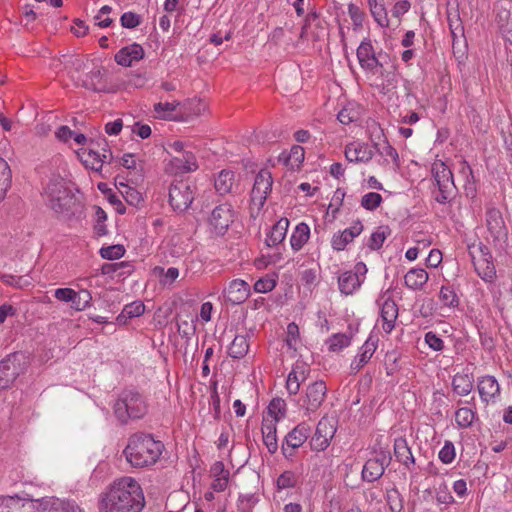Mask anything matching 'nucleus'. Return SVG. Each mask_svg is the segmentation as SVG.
I'll return each instance as SVG.
<instances>
[{
  "label": "nucleus",
  "instance_id": "nucleus-1",
  "mask_svg": "<svg viewBox=\"0 0 512 512\" xmlns=\"http://www.w3.org/2000/svg\"><path fill=\"white\" fill-rule=\"evenodd\" d=\"M145 506L143 489L130 476H122L110 483L98 498L99 512H141Z\"/></svg>",
  "mask_w": 512,
  "mask_h": 512
},
{
  "label": "nucleus",
  "instance_id": "nucleus-2",
  "mask_svg": "<svg viewBox=\"0 0 512 512\" xmlns=\"http://www.w3.org/2000/svg\"><path fill=\"white\" fill-rule=\"evenodd\" d=\"M147 411L145 398L132 388L122 390L113 405L114 415L122 425H126L129 420L142 419Z\"/></svg>",
  "mask_w": 512,
  "mask_h": 512
},
{
  "label": "nucleus",
  "instance_id": "nucleus-3",
  "mask_svg": "<svg viewBox=\"0 0 512 512\" xmlns=\"http://www.w3.org/2000/svg\"><path fill=\"white\" fill-rule=\"evenodd\" d=\"M45 193L49 207L56 213H73L72 208L76 204V198L66 186L64 179L60 177L50 179Z\"/></svg>",
  "mask_w": 512,
  "mask_h": 512
},
{
  "label": "nucleus",
  "instance_id": "nucleus-4",
  "mask_svg": "<svg viewBox=\"0 0 512 512\" xmlns=\"http://www.w3.org/2000/svg\"><path fill=\"white\" fill-rule=\"evenodd\" d=\"M29 356L23 351L10 353L0 361V390L10 388L29 367Z\"/></svg>",
  "mask_w": 512,
  "mask_h": 512
},
{
  "label": "nucleus",
  "instance_id": "nucleus-5",
  "mask_svg": "<svg viewBox=\"0 0 512 512\" xmlns=\"http://www.w3.org/2000/svg\"><path fill=\"white\" fill-rule=\"evenodd\" d=\"M431 173L438 189L434 199L440 204L450 202L457 194L451 169L444 161L436 160L432 164Z\"/></svg>",
  "mask_w": 512,
  "mask_h": 512
},
{
  "label": "nucleus",
  "instance_id": "nucleus-6",
  "mask_svg": "<svg viewBox=\"0 0 512 512\" xmlns=\"http://www.w3.org/2000/svg\"><path fill=\"white\" fill-rule=\"evenodd\" d=\"M476 273L486 282H492L496 277V269L489 248L481 242L468 246Z\"/></svg>",
  "mask_w": 512,
  "mask_h": 512
},
{
  "label": "nucleus",
  "instance_id": "nucleus-7",
  "mask_svg": "<svg viewBox=\"0 0 512 512\" xmlns=\"http://www.w3.org/2000/svg\"><path fill=\"white\" fill-rule=\"evenodd\" d=\"M193 184L187 180H175L169 187V203L174 211H186L194 200Z\"/></svg>",
  "mask_w": 512,
  "mask_h": 512
},
{
  "label": "nucleus",
  "instance_id": "nucleus-8",
  "mask_svg": "<svg viewBox=\"0 0 512 512\" xmlns=\"http://www.w3.org/2000/svg\"><path fill=\"white\" fill-rule=\"evenodd\" d=\"M273 178L267 169H261L255 177L251 190V204L258 208L263 207L268 194L271 192Z\"/></svg>",
  "mask_w": 512,
  "mask_h": 512
},
{
  "label": "nucleus",
  "instance_id": "nucleus-9",
  "mask_svg": "<svg viewBox=\"0 0 512 512\" xmlns=\"http://www.w3.org/2000/svg\"><path fill=\"white\" fill-rule=\"evenodd\" d=\"M233 221L234 212L228 203L216 206L208 218L209 225L217 235H224Z\"/></svg>",
  "mask_w": 512,
  "mask_h": 512
},
{
  "label": "nucleus",
  "instance_id": "nucleus-10",
  "mask_svg": "<svg viewBox=\"0 0 512 512\" xmlns=\"http://www.w3.org/2000/svg\"><path fill=\"white\" fill-rule=\"evenodd\" d=\"M326 394L327 387L324 381L318 380L309 384L305 389L301 407L308 413L316 412L322 405Z\"/></svg>",
  "mask_w": 512,
  "mask_h": 512
},
{
  "label": "nucleus",
  "instance_id": "nucleus-11",
  "mask_svg": "<svg viewBox=\"0 0 512 512\" xmlns=\"http://www.w3.org/2000/svg\"><path fill=\"white\" fill-rule=\"evenodd\" d=\"M336 421L333 418L323 417L317 424L316 431L311 438V448H328L336 432Z\"/></svg>",
  "mask_w": 512,
  "mask_h": 512
},
{
  "label": "nucleus",
  "instance_id": "nucleus-12",
  "mask_svg": "<svg viewBox=\"0 0 512 512\" xmlns=\"http://www.w3.org/2000/svg\"><path fill=\"white\" fill-rule=\"evenodd\" d=\"M357 58L360 66L370 72L375 73L378 68H383L381 61L382 54L376 56L372 43L369 39L361 42L357 49Z\"/></svg>",
  "mask_w": 512,
  "mask_h": 512
},
{
  "label": "nucleus",
  "instance_id": "nucleus-13",
  "mask_svg": "<svg viewBox=\"0 0 512 512\" xmlns=\"http://www.w3.org/2000/svg\"><path fill=\"white\" fill-rule=\"evenodd\" d=\"M485 221L487 230L495 241L507 237L508 229L503 219L502 212L498 208L488 206L485 212Z\"/></svg>",
  "mask_w": 512,
  "mask_h": 512
},
{
  "label": "nucleus",
  "instance_id": "nucleus-14",
  "mask_svg": "<svg viewBox=\"0 0 512 512\" xmlns=\"http://www.w3.org/2000/svg\"><path fill=\"white\" fill-rule=\"evenodd\" d=\"M122 455L133 468H145L156 463L161 450H122Z\"/></svg>",
  "mask_w": 512,
  "mask_h": 512
},
{
  "label": "nucleus",
  "instance_id": "nucleus-15",
  "mask_svg": "<svg viewBox=\"0 0 512 512\" xmlns=\"http://www.w3.org/2000/svg\"><path fill=\"white\" fill-rule=\"evenodd\" d=\"M209 475L211 478L210 489L220 493L228 488L230 471L225 468L222 461H216L211 465Z\"/></svg>",
  "mask_w": 512,
  "mask_h": 512
},
{
  "label": "nucleus",
  "instance_id": "nucleus-16",
  "mask_svg": "<svg viewBox=\"0 0 512 512\" xmlns=\"http://www.w3.org/2000/svg\"><path fill=\"white\" fill-rule=\"evenodd\" d=\"M310 368L304 362H296L286 380V389L290 395L298 394L300 385L309 376Z\"/></svg>",
  "mask_w": 512,
  "mask_h": 512
},
{
  "label": "nucleus",
  "instance_id": "nucleus-17",
  "mask_svg": "<svg viewBox=\"0 0 512 512\" xmlns=\"http://www.w3.org/2000/svg\"><path fill=\"white\" fill-rule=\"evenodd\" d=\"M226 301L233 305H239L245 302L250 295L249 284L242 279H234L225 289Z\"/></svg>",
  "mask_w": 512,
  "mask_h": 512
},
{
  "label": "nucleus",
  "instance_id": "nucleus-18",
  "mask_svg": "<svg viewBox=\"0 0 512 512\" xmlns=\"http://www.w3.org/2000/svg\"><path fill=\"white\" fill-rule=\"evenodd\" d=\"M363 225L360 220L355 221L349 228H346L338 234H334L331 240V246L336 251H342L351 243L355 237L361 234Z\"/></svg>",
  "mask_w": 512,
  "mask_h": 512
},
{
  "label": "nucleus",
  "instance_id": "nucleus-19",
  "mask_svg": "<svg viewBox=\"0 0 512 512\" xmlns=\"http://www.w3.org/2000/svg\"><path fill=\"white\" fill-rule=\"evenodd\" d=\"M78 86L92 90L94 92H109L107 83L103 78L101 68L95 67L86 73L85 77H78Z\"/></svg>",
  "mask_w": 512,
  "mask_h": 512
},
{
  "label": "nucleus",
  "instance_id": "nucleus-20",
  "mask_svg": "<svg viewBox=\"0 0 512 512\" xmlns=\"http://www.w3.org/2000/svg\"><path fill=\"white\" fill-rule=\"evenodd\" d=\"M144 55L145 52L142 46L140 44L133 43L121 48L115 54L114 59L117 64L124 67H130L132 66L133 62H137L143 59Z\"/></svg>",
  "mask_w": 512,
  "mask_h": 512
},
{
  "label": "nucleus",
  "instance_id": "nucleus-21",
  "mask_svg": "<svg viewBox=\"0 0 512 512\" xmlns=\"http://www.w3.org/2000/svg\"><path fill=\"white\" fill-rule=\"evenodd\" d=\"M477 389L482 401H494L500 395V385L494 376H483L478 379Z\"/></svg>",
  "mask_w": 512,
  "mask_h": 512
},
{
  "label": "nucleus",
  "instance_id": "nucleus-22",
  "mask_svg": "<svg viewBox=\"0 0 512 512\" xmlns=\"http://www.w3.org/2000/svg\"><path fill=\"white\" fill-rule=\"evenodd\" d=\"M447 21L453 37V45L458 36L464 37V27L460 18L457 0H447Z\"/></svg>",
  "mask_w": 512,
  "mask_h": 512
},
{
  "label": "nucleus",
  "instance_id": "nucleus-23",
  "mask_svg": "<svg viewBox=\"0 0 512 512\" xmlns=\"http://www.w3.org/2000/svg\"><path fill=\"white\" fill-rule=\"evenodd\" d=\"M373 155V151L366 144L350 143L345 147V157L349 162L367 163Z\"/></svg>",
  "mask_w": 512,
  "mask_h": 512
},
{
  "label": "nucleus",
  "instance_id": "nucleus-24",
  "mask_svg": "<svg viewBox=\"0 0 512 512\" xmlns=\"http://www.w3.org/2000/svg\"><path fill=\"white\" fill-rule=\"evenodd\" d=\"M198 168L196 157L192 152H183L175 156L170 161V171L177 173H186Z\"/></svg>",
  "mask_w": 512,
  "mask_h": 512
},
{
  "label": "nucleus",
  "instance_id": "nucleus-25",
  "mask_svg": "<svg viewBox=\"0 0 512 512\" xmlns=\"http://www.w3.org/2000/svg\"><path fill=\"white\" fill-rule=\"evenodd\" d=\"M310 433V426L302 422L285 436V444L288 448H299L308 439Z\"/></svg>",
  "mask_w": 512,
  "mask_h": 512
},
{
  "label": "nucleus",
  "instance_id": "nucleus-26",
  "mask_svg": "<svg viewBox=\"0 0 512 512\" xmlns=\"http://www.w3.org/2000/svg\"><path fill=\"white\" fill-rule=\"evenodd\" d=\"M41 505H45V512H83V510L73 501L60 500L58 498H43L39 500Z\"/></svg>",
  "mask_w": 512,
  "mask_h": 512
},
{
  "label": "nucleus",
  "instance_id": "nucleus-27",
  "mask_svg": "<svg viewBox=\"0 0 512 512\" xmlns=\"http://www.w3.org/2000/svg\"><path fill=\"white\" fill-rule=\"evenodd\" d=\"M397 317V304L392 299H386L381 306L382 327L385 332L390 333L393 330Z\"/></svg>",
  "mask_w": 512,
  "mask_h": 512
},
{
  "label": "nucleus",
  "instance_id": "nucleus-28",
  "mask_svg": "<svg viewBox=\"0 0 512 512\" xmlns=\"http://www.w3.org/2000/svg\"><path fill=\"white\" fill-rule=\"evenodd\" d=\"M153 445H156L157 448H164L162 442L156 440L153 434L138 431L129 437L125 448H139L141 446L149 448Z\"/></svg>",
  "mask_w": 512,
  "mask_h": 512
},
{
  "label": "nucleus",
  "instance_id": "nucleus-29",
  "mask_svg": "<svg viewBox=\"0 0 512 512\" xmlns=\"http://www.w3.org/2000/svg\"><path fill=\"white\" fill-rule=\"evenodd\" d=\"M384 471V459H369L363 466L362 479L367 482H374L383 475Z\"/></svg>",
  "mask_w": 512,
  "mask_h": 512
},
{
  "label": "nucleus",
  "instance_id": "nucleus-30",
  "mask_svg": "<svg viewBox=\"0 0 512 512\" xmlns=\"http://www.w3.org/2000/svg\"><path fill=\"white\" fill-rule=\"evenodd\" d=\"M362 282L363 279L358 277L357 274H352V271H346L338 278L339 289L345 295L352 294L361 286Z\"/></svg>",
  "mask_w": 512,
  "mask_h": 512
},
{
  "label": "nucleus",
  "instance_id": "nucleus-31",
  "mask_svg": "<svg viewBox=\"0 0 512 512\" xmlns=\"http://www.w3.org/2000/svg\"><path fill=\"white\" fill-rule=\"evenodd\" d=\"M428 281V273L422 268H413L404 277L405 285L413 290H420Z\"/></svg>",
  "mask_w": 512,
  "mask_h": 512
},
{
  "label": "nucleus",
  "instance_id": "nucleus-32",
  "mask_svg": "<svg viewBox=\"0 0 512 512\" xmlns=\"http://www.w3.org/2000/svg\"><path fill=\"white\" fill-rule=\"evenodd\" d=\"M289 226V220L287 218H281L272 227L270 233L267 236L266 242L268 246H276L280 244L286 236V232Z\"/></svg>",
  "mask_w": 512,
  "mask_h": 512
},
{
  "label": "nucleus",
  "instance_id": "nucleus-33",
  "mask_svg": "<svg viewBox=\"0 0 512 512\" xmlns=\"http://www.w3.org/2000/svg\"><path fill=\"white\" fill-rule=\"evenodd\" d=\"M261 433L263 443L267 448H277V431L275 421L269 420L268 417L264 416L262 420Z\"/></svg>",
  "mask_w": 512,
  "mask_h": 512
},
{
  "label": "nucleus",
  "instance_id": "nucleus-34",
  "mask_svg": "<svg viewBox=\"0 0 512 512\" xmlns=\"http://www.w3.org/2000/svg\"><path fill=\"white\" fill-rule=\"evenodd\" d=\"M235 174L231 170H222L215 179V189L220 195H226L232 191Z\"/></svg>",
  "mask_w": 512,
  "mask_h": 512
},
{
  "label": "nucleus",
  "instance_id": "nucleus-35",
  "mask_svg": "<svg viewBox=\"0 0 512 512\" xmlns=\"http://www.w3.org/2000/svg\"><path fill=\"white\" fill-rule=\"evenodd\" d=\"M310 237V228L309 226L301 222L299 223L294 232L292 233L290 243L291 247L294 251H299L309 240Z\"/></svg>",
  "mask_w": 512,
  "mask_h": 512
},
{
  "label": "nucleus",
  "instance_id": "nucleus-36",
  "mask_svg": "<svg viewBox=\"0 0 512 512\" xmlns=\"http://www.w3.org/2000/svg\"><path fill=\"white\" fill-rule=\"evenodd\" d=\"M452 387L458 395L466 396L473 389V377L468 374L457 373L452 379Z\"/></svg>",
  "mask_w": 512,
  "mask_h": 512
},
{
  "label": "nucleus",
  "instance_id": "nucleus-37",
  "mask_svg": "<svg viewBox=\"0 0 512 512\" xmlns=\"http://www.w3.org/2000/svg\"><path fill=\"white\" fill-rule=\"evenodd\" d=\"M248 350L249 343L247 337L244 335H237L228 349V354L234 359H241L247 355Z\"/></svg>",
  "mask_w": 512,
  "mask_h": 512
},
{
  "label": "nucleus",
  "instance_id": "nucleus-38",
  "mask_svg": "<svg viewBox=\"0 0 512 512\" xmlns=\"http://www.w3.org/2000/svg\"><path fill=\"white\" fill-rule=\"evenodd\" d=\"M145 311V305L141 301H135L124 306L122 312L118 315L117 321L125 324L127 319L141 316Z\"/></svg>",
  "mask_w": 512,
  "mask_h": 512
},
{
  "label": "nucleus",
  "instance_id": "nucleus-39",
  "mask_svg": "<svg viewBox=\"0 0 512 512\" xmlns=\"http://www.w3.org/2000/svg\"><path fill=\"white\" fill-rule=\"evenodd\" d=\"M459 173L465 178L464 189L466 195L474 197L476 194L475 178L471 166L465 160L460 162Z\"/></svg>",
  "mask_w": 512,
  "mask_h": 512
},
{
  "label": "nucleus",
  "instance_id": "nucleus-40",
  "mask_svg": "<svg viewBox=\"0 0 512 512\" xmlns=\"http://www.w3.org/2000/svg\"><path fill=\"white\" fill-rule=\"evenodd\" d=\"M267 409L270 420L277 423L286 416L287 405L284 399L277 397L271 400Z\"/></svg>",
  "mask_w": 512,
  "mask_h": 512
},
{
  "label": "nucleus",
  "instance_id": "nucleus-41",
  "mask_svg": "<svg viewBox=\"0 0 512 512\" xmlns=\"http://www.w3.org/2000/svg\"><path fill=\"white\" fill-rule=\"evenodd\" d=\"M375 345L373 343H369L368 341L362 346L361 354L356 357L351 363L352 371L358 372L368 361L371 359L372 355L375 352Z\"/></svg>",
  "mask_w": 512,
  "mask_h": 512
},
{
  "label": "nucleus",
  "instance_id": "nucleus-42",
  "mask_svg": "<svg viewBox=\"0 0 512 512\" xmlns=\"http://www.w3.org/2000/svg\"><path fill=\"white\" fill-rule=\"evenodd\" d=\"M12 173L8 163L0 158V202L5 198L11 186Z\"/></svg>",
  "mask_w": 512,
  "mask_h": 512
},
{
  "label": "nucleus",
  "instance_id": "nucleus-43",
  "mask_svg": "<svg viewBox=\"0 0 512 512\" xmlns=\"http://www.w3.org/2000/svg\"><path fill=\"white\" fill-rule=\"evenodd\" d=\"M371 15L373 16L374 20L381 26V27H388L389 26V20L387 17V11L383 4V1H375L374 3H368Z\"/></svg>",
  "mask_w": 512,
  "mask_h": 512
},
{
  "label": "nucleus",
  "instance_id": "nucleus-44",
  "mask_svg": "<svg viewBox=\"0 0 512 512\" xmlns=\"http://www.w3.org/2000/svg\"><path fill=\"white\" fill-rule=\"evenodd\" d=\"M351 343V336L345 334V333H336L333 334L329 339L327 340L329 351L332 352H339L343 348L348 347Z\"/></svg>",
  "mask_w": 512,
  "mask_h": 512
},
{
  "label": "nucleus",
  "instance_id": "nucleus-45",
  "mask_svg": "<svg viewBox=\"0 0 512 512\" xmlns=\"http://www.w3.org/2000/svg\"><path fill=\"white\" fill-rule=\"evenodd\" d=\"M179 105V101L165 103L158 102L154 104V112L157 114V118L159 119L173 120L171 113L174 112Z\"/></svg>",
  "mask_w": 512,
  "mask_h": 512
},
{
  "label": "nucleus",
  "instance_id": "nucleus-46",
  "mask_svg": "<svg viewBox=\"0 0 512 512\" xmlns=\"http://www.w3.org/2000/svg\"><path fill=\"white\" fill-rule=\"evenodd\" d=\"M304 161V149L299 145H294L290 153L285 157L284 162L291 169L299 168Z\"/></svg>",
  "mask_w": 512,
  "mask_h": 512
},
{
  "label": "nucleus",
  "instance_id": "nucleus-47",
  "mask_svg": "<svg viewBox=\"0 0 512 512\" xmlns=\"http://www.w3.org/2000/svg\"><path fill=\"white\" fill-rule=\"evenodd\" d=\"M71 307L76 311H83L90 306L92 301L91 293L88 290L82 289L78 292L75 291Z\"/></svg>",
  "mask_w": 512,
  "mask_h": 512
},
{
  "label": "nucleus",
  "instance_id": "nucleus-48",
  "mask_svg": "<svg viewBox=\"0 0 512 512\" xmlns=\"http://www.w3.org/2000/svg\"><path fill=\"white\" fill-rule=\"evenodd\" d=\"M86 67V62L82 57H74L70 59L66 68L68 69V73L70 77L78 84V77H82L80 72L84 71Z\"/></svg>",
  "mask_w": 512,
  "mask_h": 512
},
{
  "label": "nucleus",
  "instance_id": "nucleus-49",
  "mask_svg": "<svg viewBox=\"0 0 512 512\" xmlns=\"http://www.w3.org/2000/svg\"><path fill=\"white\" fill-rule=\"evenodd\" d=\"M475 418V412L468 408V407H462L459 408L455 412V421L458 424V426L462 428H466L471 426Z\"/></svg>",
  "mask_w": 512,
  "mask_h": 512
},
{
  "label": "nucleus",
  "instance_id": "nucleus-50",
  "mask_svg": "<svg viewBox=\"0 0 512 512\" xmlns=\"http://www.w3.org/2000/svg\"><path fill=\"white\" fill-rule=\"evenodd\" d=\"M155 275L161 276L160 284L171 285L179 276V270L175 267H170L165 272L163 267L156 266L153 269Z\"/></svg>",
  "mask_w": 512,
  "mask_h": 512
},
{
  "label": "nucleus",
  "instance_id": "nucleus-51",
  "mask_svg": "<svg viewBox=\"0 0 512 512\" xmlns=\"http://www.w3.org/2000/svg\"><path fill=\"white\" fill-rule=\"evenodd\" d=\"M83 163L98 172L102 169L104 159L101 158L100 152L90 149L87 154H84Z\"/></svg>",
  "mask_w": 512,
  "mask_h": 512
},
{
  "label": "nucleus",
  "instance_id": "nucleus-52",
  "mask_svg": "<svg viewBox=\"0 0 512 512\" xmlns=\"http://www.w3.org/2000/svg\"><path fill=\"white\" fill-rule=\"evenodd\" d=\"M439 299L443 303V305L448 307H456L458 306L459 299L454 291V289L450 286H442Z\"/></svg>",
  "mask_w": 512,
  "mask_h": 512
},
{
  "label": "nucleus",
  "instance_id": "nucleus-53",
  "mask_svg": "<svg viewBox=\"0 0 512 512\" xmlns=\"http://www.w3.org/2000/svg\"><path fill=\"white\" fill-rule=\"evenodd\" d=\"M131 268L132 266L125 261L119 263H105L101 268V272L103 275H113L119 269H126V271L120 272L118 274V276H122L125 273L130 274L132 271Z\"/></svg>",
  "mask_w": 512,
  "mask_h": 512
},
{
  "label": "nucleus",
  "instance_id": "nucleus-54",
  "mask_svg": "<svg viewBox=\"0 0 512 512\" xmlns=\"http://www.w3.org/2000/svg\"><path fill=\"white\" fill-rule=\"evenodd\" d=\"M348 13L353 23L354 30L362 28L365 20V13L356 4L350 3L348 5Z\"/></svg>",
  "mask_w": 512,
  "mask_h": 512
},
{
  "label": "nucleus",
  "instance_id": "nucleus-55",
  "mask_svg": "<svg viewBox=\"0 0 512 512\" xmlns=\"http://www.w3.org/2000/svg\"><path fill=\"white\" fill-rule=\"evenodd\" d=\"M125 253V248L123 245L116 244L108 247H102L100 249V255L104 259L108 260H116L121 258Z\"/></svg>",
  "mask_w": 512,
  "mask_h": 512
},
{
  "label": "nucleus",
  "instance_id": "nucleus-56",
  "mask_svg": "<svg viewBox=\"0 0 512 512\" xmlns=\"http://www.w3.org/2000/svg\"><path fill=\"white\" fill-rule=\"evenodd\" d=\"M386 230H388V227H379L377 231L371 234L367 243L371 250H378L382 247L386 239Z\"/></svg>",
  "mask_w": 512,
  "mask_h": 512
},
{
  "label": "nucleus",
  "instance_id": "nucleus-57",
  "mask_svg": "<svg viewBox=\"0 0 512 512\" xmlns=\"http://www.w3.org/2000/svg\"><path fill=\"white\" fill-rule=\"evenodd\" d=\"M125 190L122 192V195L125 201L134 207H138L143 202L142 194L128 185H123Z\"/></svg>",
  "mask_w": 512,
  "mask_h": 512
},
{
  "label": "nucleus",
  "instance_id": "nucleus-58",
  "mask_svg": "<svg viewBox=\"0 0 512 512\" xmlns=\"http://www.w3.org/2000/svg\"><path fill=\"white\" fill-rule=\"evenodd\" d=\"M382 203V196L376 192H369L361 199V205L366 210L373 211Z\"/></svg>",
  "mask_w": 512,
  "mask_h": 512
},
{
  "label": "nucleus",
  "instance_id": "nucleus-59",
  "mask_svg": "<svg viewBox=\"0 0 512 512\" xmlns=\"http://www.w3.org/2000/svg\"><path fill=\"white\" fill-rule=\"evenodd\" d=\"M337 118L342 124L348 125L358 120L359 113L352 107L346 106L339 111Z\"/></svg>",
  "mask_w": 512,
  "mask_h": 512
},
{
  "label": "nucleus",
  "instance_id": "nucleus-60",
  "mask_svg": "<svg viewBox=\"0 0 512 512\" xmlns=\"http://www.w3.org/2000/svg\"><path fill=\"white\" fill-rule=\"evenodd\" d=\"M276 484L279 490L292 488L296 485V476L291 471H285L278 477Z\"/></svg>",
  "mask_w": 512,
  "mask_h": 512
},
{
  "label": "nucleus",
  "instance_id": "nucleus-61",
  "mask_svg": "<svg viewBox=\"0 0 512 512\" xmlns=\"http://www.w3.org/2000/svg\"><path fill=\"white\" fill-rule=\"evenodd\" d=\"M121 26L127 29H133L140 25L141 16L134 12H125L120 18Z\"/></svg>",
  "mask_w": 512,
  "mask_h": 512
},
{
  "label": "nucleus",
  "instance_id": "nucleus-62",
  "mask_svg": "<svg viewBox=\"0 0 512 512\" xmlns=\"http://www.w3.org/2000/svg\"><path fill=\"white\" fill-rule=\"evenodd\" d=\"M399 354L396 351L387 352L385 355V369L389 376H392L398 370Z\"/></svg>",
  "mask_w": 512,
  "mask_h": 512
},
{
  "label": "nucleus",
  "instance_id": "nucleus-63",
  "mask_svg": "<svg viewBox=\"0 0 512 512\" xmlns=\"http://www.w3.org/2000/svg\"><path fill=\"white\" fill-rule=\"evenodd\" d=\"M276 286V280L263 277L257 280L254 284V290L258 293H267L272 291Z\"/></svg>",
  "mask_w": 512,
  "mask_h": 512
},
{
  "label": "nucleus",
  "instance_id": "nucleus-64",
  "mask_svg": "<svg viewBox=\"0 0 512 512\" xmlns=\"http://www.w3.org/2000/svg\"><path fill=\"white\" fill-rule=\"evenodd\" d=\"M425 342L435 351H441L444 348L443 340L432 331H429L425 334Z\"/></svg>",
  "mask_w": 512,
  "mask_h": 512
}]
</instances>
